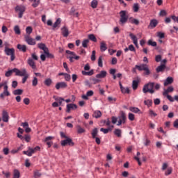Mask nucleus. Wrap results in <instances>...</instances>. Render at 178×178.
<instances>
[{
    "label": "nucleus",
    "instance_id": "680f3d73",
    "mask_svg": "<svg viewBox=\"0 0 178 178\" xmlns=\"http://www.w3.org/2000/svg\"><path fill=\"white\" fill-rule=\"evenodd\" d=\"M64 76L66 81H70V79H72L70 74L65 73Z\"/></svg>",
    "mask_w": 178,
    "mask_h": 178
},
{
    "label": "nucleus",
    "instance_id": "c03bdc74",
    "mask_svg": "<svg viewBox=\"0 0 178 178\" xmlns=\"http://www.w3.org/2000/svg\"><path fill=\"white\" fill-rule=\"evenodd\" d=\"M12 73H15V68L7 71L5 74L6 77H10V76H12Z\"/></svg>",
    "mask_w": 178,
    "mask_h": 178
},
{
    "label": "nucleus",
    "instance_id": "412c9836",
    "mask_svg": "<svg viewBox=\"0 0 178 178\" xmlns=\"http://www.w3.org/2000/svg\"><path fill=\"white\" fill-rule=\"evenodd\" d=\"M76 129L78 134H83V133H86V129L79 124L76 125Z\"/></svg>",
    "mask_w": 178,
    "mask_h": 178
},
{
    "label": "nucleus",
    "instance_id": "6ab92c4d",
    "mask_svg": "<svg viewBox=\"0 0 178 178\" xmlns=\"http://www.w3.org/2000/svg\"><path fill=\"white\" fill-rule=\"evenodd\" d=\"M108 73L106 71H101L99 74H96V79H105Z\"/></svg>",
    "mask_w": 178,
    "mask_h": 178
},
{
    "label": "nucleus",
    "instance_id": "7ed1b4c3",
    "mask_svg": "<svg viewBox=\"0 0 178 178\" xmlns=\"http://www.w3.org/2000/svg\"><path fill=\"white\" fill-rule=\"evenodd\" d=\"M135 67L136 69H138L139 72L144 70L145 74L146 76H149V74H151V71H149V68H148V65L147 64H141L140 65H136Z\"/></svg>",
    "mask_w": 178,
    "mask_h": 178
},
{
    "label": "nucleus",
    "instance_id": "c85d7f7f",
    "mask_svg": "<svg viewBox=\"0 0 178 178\" xmlns=\"http://www.w3.org/2000/svg\"><path fill=\"white\" fill-rule=\"evenodd\" d=\"M67 59H69L70 62L71 63H73V62H74V60L73 59H75L76 60H79V59H80V56H67Z\"/></svg>",
    "mask_w": 178,
    "mask_h": 178
},
{
    "label": "nucleus",
    "instance_id": "20e7f679",
    "mask_svg": "<svg viewBox=\"0 0 178 178\" xmlns=\"http://www.w3.org/2000/svg\"><path fill=\"white\" fill-rule=\"evenodd\" d=\"M4 52L8 56H10L11 62H13V60L16 59V56H15L14 48L9 49L8 47H5Z\"/></svg>",
    "mask_w": 178,
    "mask_h": 178
},
{
    "label": "nucleus",
    "instance_id": "603ef678",
    "mask_svg": "<svg viewBox=\"0 0 178 178\" xmlns=\"http://www.w3.org/2000/svg\"><path fill=\"white\" fill-rule=\"evenodd\" d=\"M147 45H150L151 47H156V42H154L152 40H149L147 41Z\"/></svg>",
    "mask_w": 178,
    "mask_h": 178
},
{
    "label": "nucleus",
    "instance_id": "6e6552de",
    "mask_svg": "<svg viewBox=\"0 0 178 178\" xmlns=\"http://www.w3.org/2000/svg\"><path fill=\"white\" fill-rule=\"evenodd\" d=\"M14 73H15V76H20L21 77H23L26 76V74H29L27 73V70H26V69H22V70L20 71L17 68H15Z\"/></svg>",
    "mask_w": 178,
    "mask_h": 178
},
{
    "label": "nucleus",
    "instance_id": "13d9d810",
    "mask_svg": "<svg viewBox=\"0 0 178 178\" xmlns=\"http://www.w3.org/2000/svg\"><path fill=\"white\" fill-rule=\"evenodd\" d=\"M38 5H40V0H34L33 3L32 4V6L33 8H37V6H38Z\"/></svg>",
    "mask_w": 178,
    "mask_h": 178
},
{
    "label": "nucleus",
    "instance_id": "f704fd0d",
    "mask_svg": "<svg viewBox=\"0 0 178 178\" xmlns=\"http://www.w3.org/2000/svg\"><path fill=\"white\" fill-rule=\"evenodd\" d=\"M89 42H90V39L83 40L82 42V47L83 48H88Z\"/></svg>",
    "mask_w": 178,
    "mask_h": 178
},
{
    "label": "nucleus",
    "instance_id": "774afa93",
    "mask_svg": "<svg viewBox=\"0 0 178 178\" xmlns=\"http://www.w3.org/2000/svg\"><path fill=\"white\" fill-rule=\"evenodd\" d=\"M173 127H175V129H178V119L174 121Z\"/></svg>",
    "mask_w": 178,
    "mask_h": 178
},
{
    "label": "nucleus",
    "instance_id": "de8ad7c7",
    "mask_svg": "<svg viewBox=\"0 0 178 178\" xmlns=\"http://www.w3.org/2000/svg\"><path fill=\"white\" fill-rule=\"evenodd\" d=\"M55 101H57V102H58V106H60V105H62V102L65 101V99L62 97H56L55 98Z\"/></svg>",
    "mask_w": 178,
    "mask_h": 178
},
{
    "label": "nucleus",
    "instance_id": "a19ab883",
    "mask_svg": "<svg viewBox=\"0 0 178 178\" xmlns=\"http://www.w3.org/2000/svg\"><path fill=\"white\" fill-rule=\"evenodd\" d=\"M61 22L62 21L60 20V18H58L55 23L53 24V29H56V27H58Z\"/></svg>",
    "mask_w": 178,
    "mask_h": 178
},
{
    "label": "nucleus",
    "instance_id": "49530a36",
    "mask_svg": "<svg viewBox=\"0 0 178 178\" xmlns=\"http://www.w3.org/2000/svg\"><path fill=\"white\" fill-rule=\"evenodd\" d=\"M42 174L38 170H35L33 172V177L35 178H39L41 177Z\"/></svg>",
    "mask_w": 178,
    "mask_h": 178
},
{
    "label": "nucleus",
    "instance_id": "3c124183",
    "mask_svg": "<svg viewBox=\"0 0 178 178\" xmlns=\"http://www.w3.org/2000/svg\"><path fill=\"white\" fill-rule=\"evenodd\" d=\"M95 54H96L95 50H93V51H92V55H91V58H90V59H91V60H92V62H95V60H96V59H97V57H96V56H95Z\"/></svg>",
    "mask_w": 178,
    "mask_h": 178
},
{
    "label": "nucleus",
    "instance_id": "864d4df0",
    "mask_svg": "<svg viewBox=\"0 0 178 178\" xmlns=\"http://www.w3.org/2000/svg\"><path fill=\"white\" fill-rule=\"evenodd\" d=\"M37 84H38V79L37 77H33V79L32 81V86L33 87H36Z\"/></svg>",
    "mask_w": 178,
    "mask_h": 178
},
{
    "label": "nucleus",
    "instance_id": "c756f323",
    "mask_svg": "<svg viewBox=\"0 0 178 178\" xmlns=\"http://www.w3.org/2000/svg\"><path fill=\"white\" fill-rule=\"evenodd\" d=\"M44 86H47V87H51L52 85V79L51 78H47L44 81Z\"/></svg>",
    "mask_w": 178,
    "mask_h": 178
},
{
    "label": "nucleus",
    "instance_id": "0e129e2a",
    "mask_svg": "<svg viewBox=\"0 0 178 178\" xmlns=\"http://www.w3.org/2000/svg\"><path fill=\"white\" fill-rule=\"evenodd\" d=\"M157 37H159V38H165V33L162 32H158Z\"/></svg>",
    "mask_w": 178,
    "mask_h": 178
},
{
    "label": "nucleus",
    "instance_id": "4d7b16f0",
    "mask_svg": "<svg viewBox=\"0 0 178 178\" xmlns=\"http://www.w3.org/2000/svg\"><path fill=\"white\" fill-rule=\"evenodd\" d=\"M98 66L99 67H102V66H104L102 64V56H100L98 58Z\"/></svg>",
    "mask_w": 178,
    "mask_h": 178
},
{
    "label": "nucleus",
    "instance_id": "09e8293b",
    "mask_svg": "<svg viewBox=\"0 0 178 178\" xmlns=\"http://www.w3.org/2000/svg\"><path fill=\"white\" fill-rule=\"evenodd\" d=\"M121 92L122 94H130V89L129 88H122Z\"/></svg>",
    "mask_w": 178,
    "mask_h": 178
},
{
    "label": "nucleus",
    "instance_id": "5701e85b",
    "mask_svg": "<svg viewBox=\"0 0 178 178\" xmlns=\"http://www.w3.org/2000/svg\"><path fill=\"white\" fill-rule=\"evenodd\" d=\"M17 49H19V51H22V52H26L27 51V46H26L25 44H17Z\"/></svg>",
    "mask_w": 178,
    "mask_h": 178
},
{
    "label": "nucleus",
    "instance_id": "ddd939ff",
    "mask_svg": "<svg viewBox=\"0 0 178 178\" xmlns=\"http://www.w3.org/2000/svg\"><path fill=\"white\" fill-rule=\"evenodd\" d=\"M61 34L65 38L69 37V29H67L66 26L61 28Z\"/></svg>",
    "mask_w": 178,
    "mask_h": 178
},
{
    "label": "nucleus",
    "instance_id": "a211bd4d",
    "mask_svg": "<svg viewBox=\"0 0 178 178\" xmlns=\"http://www.w3.org/2000/svg\"><path fill=\"white\" fill-rule=\"evenodd\" d=\"M21 126H22L24 127V129H25L26 133H31V129L30 127H29V122H22L21 124Z\"/></svg>",
    "mask_w": 178,
    "mask_h": 178
},
{
    "label": "nucleus",
    "instance_id": "e433bc0d",
    "mask_svg": "<svg viewBox=\"0 0 178 178\" xmlns=\"http://www.w3.org/2000/svg\"><path fill=\"white\" fill-rule=\"evenodd\" d=\"M13 178H20V172L18 170L15 169L13 171Z\"/></svg>",
    "mask_w": 178,
    "mask_h": 178
},
{
    "label": "nucleus",
    "instance_id": "f257e3e1",
    "mask_svg": "<svg viewBox=\"0 0 178 178\" xmlns=\"http://www.w3.org/2000/svg\"><path fill=\"white\" fill-rule=\"evenodd\" d=\"M60 134L61 138H65L60 142L62 147H66V145H69L70 147L74 146V142L73 140H72V138H69L67 136H66V134H65V133L62 131L60 133Z\"/></svg>",
    "mask_w": 178,
    "mask_h": 178
},
{
    "label": "nucleus",
    "instance_id": "7c9ffc66",
    "mask_svg": "<svg viewBox=\"0 0 178 178\" xmlns=\"http://www.w3.org/2000/svg\"><path fill=\"white\" fill-rule=\"evenodd\" d=\"M140 83L139 80H134L132 81V88L133 90H136L137 88H138V83Z\"/></svg>",
    "mask_w": 178,
    "mask_h": 178
},
{
    "label": "nucleus",
    "instance_id": "b1692460",
    "mask_svg": "<svg viewBox=\"0 0 178 178\" xmlns=\"http://www.w3.org/2000/svg\"><path fill=\"white\" fill-rule=\"evenodd\" d=\"M172 83H173V77L168 76L164 81V86L165 87H166V86H169V84H172Z\"/></svg>",
    "mask_w": 178,
    "mask_h": 178
},
{
    "label": "nucleus",
    "instance_id": "cd10ccee",
    "mask_svg": "<svg viewBox=\"0 0 178 178\" xmlns=\"http://www.w3.org/2000/svg\"><path fill=\"white\" fill-rule=\"evenodd\" d=\"M108 49V47H106V43L105 42L102 41L100 43V50L102 52H105Z\"/></svg>",
    "mask_w": 178,
    "mask_h": 178
},
{
    "label": "nucleus",
    "instance_id": "5fc2aeb1",
    "mask_svg": "<svg viewBox=\"0 0 178 178\" xmlns=\"http://www.w3.org/2000/svg\"><path fill=\"white\" fill-rule=\"evenodd\" d=\"M26 34H29V35H30V34L33 33V28H31V26H27L26 29Z\"/></svg>",
    "mask_w": 178,
    "mask_h": 178
},
{
    "label": "nucleus",
    "instance_id": "f3484780",
    "mask_svg": "<svg viewBox=\"0 0 178 178\" xmlns=\"http://www.w3.org/2000/svg\"><path fill=\"white\" fill-rule=\"evenodd\" d=\"M129 37L133 40V42H134V45H136V47H138V40L137 39V36L134 35V34H133V33H130Z\"/></svg>",
    "mask_w": 178,
    "mask_h": 178
},
{
    "label": "nucleus",
    "instance_id": "9b49d317",
    "mask_svg": "<svg viewBox=\"0 0 178 178\" xmlns=\"http://www.w3.org/2000/svg\"><path fill=\"white\" fill-rule=\"evenodd\" d=\"M2 120L5 123H8V122H9V113L5 110L2 111Z\"/></svg>",
    "mask_w": 178,
    "mask_h": 178
},
{
    "label": "nucleus",
    "instance_id": "39448f33",
    "mask_svg": "<svg viewBox=\"0 0 178 178\" xmlns=\"http://www.w3.org/2000/svg\"><path fill=\"white\" fill-rule=\"evenodd\" d=\"M127 11L126 10H121L120 12V22L121 24H124L127 23V21L129 20V16L127 15Z\"/></svg>",
    "mask_w": 178,
    "mask_h": 178
},
{
    "label": "nucleus",
    "instance_id": "79ce46f5",
    "mask_svg": "<svg viewBox=\"0 0 178 178\" xmlns=\"http://www.w3.org/2000/svg\"><path fill=\"white\" fill-rule=\"evenodd\" d=\"M97 6H98V1L92 0L91 2V8H92L93 9H95L97 8Z\"/></svg>",
    "mask_w": 178,
    "mask_h": 178
},
{
    "label": "nucleus",
    "instance_id": "1a4fd4ad",
    "mask_svg": "<svg viewBox=\"0 0 178 178\" xmlns=\"http://www.w3.org/2000/svg\"><path fill=\"white\" fill-rule=\"evenodd\" d=\"M78 106L76 104H67V109L65 112L67 113H70V111H74V109H77Z\"/></svg>",
    "mask_w": 178,
    "mask_h": 178
},
{
    "label": "nucleus",
    "instance_id": "c9c22d12",
    "mask_svg": "<svg viewBox=\"0 0 178 178\" xmlns=\"http://www.w3.org/2000/svg\"><path fill=\"white\" fill-rule=\"evenodd\" d=\"M114 134L117 137H122V130H120V129H115L114 131Z\"/></svg>",
    "mask_w": 178,
    "mask_h": 178
},
{
    "label": "nucleus",
    "instance_id": "e2e57ef3",
    "mask_svg": "<svg viewBox=\"0 0 178 178\" xmlns=\"http://www.w3.org/2000/svg\"><path fill=\"white\" fill-rule=\"evenodd\" d=\"M128 118L131 120V122H133V120H134V119H135L134 114L129 113Z\"/></svg>",
    "mask_w": 178,
    "mask_h": 178
},
{
    "label": "nucleus",
    "instance_id": "2eb2a0df",
    "mask_svg": "<svg viewBox=\"0 0 178 178\" xmlns=\"http://www.w3.org/2000/svg\"><path fill=\"white\" fill-rule=\"evenodd\" d=\"M128 21L131 24H135V26H138V24H140V20H138V19H136L133 17H129Z\"/></svg>",
    "mask_w": 178,
    "mask_h": 178
},
{
    "label": "nucleus",
    "instance_id": "6e6d98bb",
    "mask_svg": "<svg viewBox=\"0 0 178 178\" xmlns=\"http://www.w3.org/2000/svg\"><path fill=\"white\" fill-rule=\"evenodd\" d=\"M144 104L145 105H147V106H152V100H145L144 101Z\"/></svg>",
    "mask_w": 178,
    "mask_h": 178
},
{
    "label": "nucleus",
    "instance_id": "4c0bfd02",
    "mask_svg": "<svg viewBox=\"0 0 178 178\" xmlns=\"http://www.w3.org/2000/svg\"><path fill=\"white\" fill-rule=\"evenodd\" d=\"M133 10L135 13L138 12L140 10V5L138 3H135L133 6Z\"/></svg>",
    "mask_w": 178,
    "mask_h": 178
},
{
    "label": "nucleus",
    "instance_id": "423d86ee",
    "mask_svg": "<svg viewBox=\"0 0 178 178\" xmlns=\"http://www.w3.org/2000/svg\"><path fill=\"white\" fill-rule=\"evenodd\" d=\"M15 12H19L18 17L22 19L23 17V14L26 12V7L24 6H17L15 8Z\"/></svg>",
    "mask_w": 178,
    "mask_h": 178
},
{
    "label": "nucleus",
    "instance_id": "bf43d9fd",
    "mask_svg": "<svg viewBox=\"0 0 178 178\" xmlns=\"http://www.w3.org/2000/svg\"><path fill=\"white\" fill-rule=\"evenodd\" d=\"M91 81H92V84H98V83L101 82V80H99L98 79L93 78L91 79Z\"/></svg>",
    "mask_w": 178,
    "mask_h": 178
},
{
    "label": "nucleus",
    "instance_id": "58836bf2",
    "mask_svg": "<svg viewBox=\"0 0 178 178\" xmlns=\"http://www.w3.org/2000/svg\"><path fill=\"white\" fill-rule=\"evenodd\" d=\"M88 40H90V41H93V42H97V38L95 37V34H89L88 35Z\"/></svg>",
    "mask_w": 178,
    "mask_h": 178
},
{
    "label": "nucleus",
    "instance_id": "2f4dec72",
    "mask_svg": "<svg viewBox=\"0 0 178 178\" xmlns=\"http://www.w3.org/2000/svg\"><path fill=\"white\" fill-rule=\"evenodd\" d=\"M44 54H45L46 57L49 58V59H54V58H55L54 54L49 53V50L48 49L46 51H44Z\"/></svg>",
    "mask_w": 178,
    "mask_h": 178
},
{
    "label": "nucleus",
    "instance_id": "72a5a7b5",
    "mask_svg": "<svg viewBox=\"0 0 178 178\" xmlns=\"http://www.w3.org/2000/svg\"><path fill=\"white\" fill-rule=\"evenodd\" d=\"M83 76H92L94 74V70H91L89 72L82 71Z\"/></svg>",
    "mask_w": 178,
    "mask_h": 178
},
{
    "label": "nucleus",
    "instance_id": "473e14b6",
    "mask_svg": "<svg viewBox=\"0 0 178 178\" xmlns=\"http://www.w3.org/2000/svg\"><path fill=\"white\" fill-rule=\"evenodd\" d=\"M38 48H40V49H42V51H44V52H45V51H47V49H48V47H47V46L44 43L38 44Z\"/></svg>",
    "mask_w": 178,
    "mask_h": 178
},
{
    "label": "nucleus",
    "instance_id": "37998d69",
    "mask_svg": "<svg viewBox=\"0 0 178 178\" xmlns=\"http://www.w3.org/2000/svg\"><path fill=\"white\" fill-rule=\"evenodd\" d=\"M100 131H102L104 134H108L109 133V131H112V129L111 128H107V129L101 128Z\"/></svg>",
    "mask_w": 178,
    "mask_h": 178
},
{
    "label": "nucleus",
    "instance_id": "a878e982",
    "mask_svg": "<svg viewBox=\"0 0 178 178\" xmlns=\"http://www.w3.org/2000/svg\"><path fill=\"white\" fill-rule=\"evenodd\" d=\"M166 69V65L165 64H161V65L158 66L156 69V72L157 73H160V72H163Z\"/></svg>",
    "mask_w": 178,
    "mask_h": 178
},
{
    "label": "nucleus",
    "instance_id": "9d476101",
    "mask_svg": "<svg viewBox=\"0 0 178 178\" xmlns=\"http://www.w3.org/2000/svg\"><path fill=\"white\" fill-rule=\"evenodd\" d=\"M25 41L29 45H35V39H33L29 35L24 36Z\"/></svg>",
    "mask_w": 178,
    "mask_h": 178
},
{
    "label": "nucleus",
    "instance_id": "4468645a",
    "mask_svg": "<svg viewBox=\"0 0 178 178\" xmlns=\"http://www.w3.org/2000/svg\"><path fill=\"white\" fill-rule=\"evenodd\" d=\"M56 90H60V88H66L67 87V83L66 82H58L56 84Z\"/></svg>",
    "mask_w": 178,
    "mask_h": 178
},
{
    "label": "nucleus",
    "instance_id": "4be33fe9",
    "mask_svg": "<svg viewBox=\"0 0 178 178\" xmlns=\"http://www.w3.org/2000/svg\"><path fill=\"white\" fill-rule=\"evenodd\" d=\"M102 116V113L101 111H95L92 114V118H95V119H99Z\"/></svg>",
    "mask_w": 178,
    "mask_h": 178
},
{
    "label": "nucleus",
    "instance_id": "f8f14e48",
    "mask_svg": "<svg viewBox=\"0 0 178 178\" xmlns=\"http://www.w3.org/2000/svg\"><path fill=\"white\" fill-rule=\"evenodd\" d=\"M51 140H54V136H47L44 140L47 145H48V148H51V147H52V144H54V143L51 141Z\"/></svg>",
    "mask_w": 178,
    "mask_h": 178
},
{
    "label": "nucleus",
    "instance_id": "0eeeda50",
    "mask_svg": "<svg viewBox=\"0 0 178 178\" xmlns=\"http://www.w3.org/2000/svg\"><path fill=\"white\" fill-rule=\"evenodd\" d=\"M92 138L95 139V143L97 144V145H99L101 144V139L99 137H97L98 136V128H94L92 130Z\"/></svg>",
    "mask_w": 178,
    "mask_h": 178
},
{
    "label": "nucleus",
    "instance_id": "dca6fc26",
    "mask_svg": "<svg viewBox=\"0 0 178 178\" xmlns=\"http://www.w3.org/2000/svg\"><path fill=\"white\" fill-rule=\"evenodd\" d=\"M28 149L29 151V155H33V154H35L37 151H40L41 147H40V146H36L35 148L29 147Z\"/></svg>",
    "mask_w": 178,
    "mask_h": 178
},
{
    "label": "nucleus",
    "instance_id": "aec40b11",
    "mask_svg": "<svg viewBox=\"0 0 178 178\" xmlns=\"http://www.w3.org/2000/svg\"><path fill=\"white\" fill-rule=\"evenodd\" d=\"M118 119H120V120L122 121V123L124 124L126 123V113H124V111H120V116L118 117Z\"/></svg>",
    "mask_w": 178,
    "mask_h": 178
},
{
    "label": "nucleus",
    "instance_id": "338daca9",
    "mask_svg": "<svg viewBox=\"0 0 178 178\" xmlns=\"http://www.w3.org/2000/svg\"><path fill=\"white\" fill-rule=\"evenodd\" d=\"M3 152L4 155H8L9 154V148L5 147L3 149Z\"/></svg>",
    "mask_w": 178,
    "mask_h": 178
},
{
    "label": "nucleus",
    "instance_id": "bb28decb",
    "mask_svg": "<svg viewBox=\"0 0 178 178\" xmlns=\"http://www.w3.org/2000/svg\"><path fill=\"white\" fill-rule=\"evenodd\" d=\"M28 65L32 67V69H37V66L35 65V63L34 62V60L33 58H29L28 60Z\"/></svg>",
    "mask_w": 178,
    "mask_h": 178
},
{
    "label": "nucleus",
    "instance_id": "ea45409f",
    "mask_svg": "<svg viewBox=\"0 0 178 178\" xmlns=\"http://www.w3.org/2000/svg\"><path fill=\"white\" fill-rule=\"evenodd\" d=\"M14 95H22L23 94V90L22 89H16L13 91Z\"/></svg>",
    "mask_w": 178,
    "mask_h": 178
},
{
    "label": "nucleus",
    "instance_id": "f03ea898",
    "mask_svg": "<svg viewBox=\"0 0 178 178\" xmlns=\"http://www.w3.org/2000/svg\"><path fill=\"white\" fill-rule=\"evenodd\" d=\"M154 86L155 83L154 82H149V83L145 85L143 88L144 94H147V92L154 94V92H155V90H154Z\"/></svg>",
    "mask_w": 178,
    "mask_h": 178
},
{
    "label": "nucleus",
    "instance_id": "a18cd8bd",
    "mask_svg": "<svg viewBox=\"0 0 178 178\" xmlns=\"http://www.w3.org/2000/svg\"><path fill=\"white\" fill-rule=\"evenodd\" d=\"M129 111L134 112V113H138V112H140L139 108L137 107H130Z\"/></svg>",
    "mask_w": 178,
    "mask_h": 178
},
{
    "label": "nucleus",
    "instance_id": "8fccbe9b",
    "mask_svg": "<svg viewBox=\"0 0 178 178\" xmlns=\"http://www.w3.org/2000/svg\"><path fill=\"white\" fill-rule=\"evenodd\" d=\"M14 31H15V34H17L18 35L21 34L20 28L17 25H16L14 27Z\"/></svg>",
    "mask_w": 178,
    "mask_h": 178
},
{
    "label": "nucleus",
    "instance_id": "69168bd1",
    "mask_svg": "<svg viewBox=\"0 0 178 178\" xmlns=\"http://www.w3.org/2000/svg\"><path fill=\"white\" fill-rule=\"evenodd\" d=\"M29 74H26L25 76H24L23 79H22V84H24V83H26V81H27V79H29Z\"/></svg>",
    "mask_w": 178,
    "mask_h": 178
},
{
    "label": "nucleus",
    "instance_id": "393cba45",
    "mask_svg": "<svg viewBox=\"0 0 178 178\" xmlns=\"http://www.w3.org/2000/svg\"><path fill=\"white\" fill-rule=\"evenodd\" d=\"M156 26H158V21L156 19H152L150 21L149 25L148 26V28L149 29L150 27L151 29H154Z\"/></svg>",
    "mask_w": 178,
    "mask_h": 178
},
{
    "label": "nucleus",
    "instance_id": "052dcab7",
    "mask_svg": "<svg viewBox=\"0 0 178 178\" xmlns=\"http://www.w3.org/2000/svg\"><path fill=\"white\" fill-rule=\"evenodd\" d=\"M161 60H162V56L161 55H157L155 57V61L157 63L161 62Z\"/></svg>",
    "mask_w": 178,
    "mask_h": 178
}]
</instances>
